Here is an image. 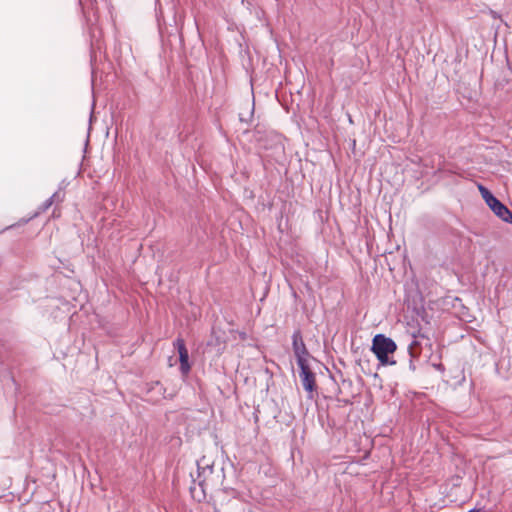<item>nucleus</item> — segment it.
<instances>
[{"label": "nucleus", "instance_id": "6e6552de", "mask_svg": "<svg viewBox=\"0 0 512 512\" xmlns=\"http://www.w3.org/2000/svg\"><path fill=\"white\" fill-rule=\"evenodd\" d=\"M174 347L177 349L179 355L188 351L185 345V341L182 338H177L174 341Z\"/></svg>", "mask_w": 512, "mask_h": 512}, {"label": "nucleus", "instance_id": "423d86ee", "mask_svg": "<svg viewBox=\"0 0 512 512\" xmlns=\"http://www.w3.org/2000/svg\"><path fill=\"white\" fill-rule=\"evenodd\" d=\"M179 361H180V372L183 376L188 375V373L191 370V365L189 363V353L186 351L183 354L179 355Z\"/></svg>", "mask_w": 512, "mask_h": 512}, {"label": "nucleus", "instance_id": "f257e3e1", "mask_svg": "<svg viewBox=\"0 0 512 512\" xmlns=\"http://www.w3.org/2000/svg\"><path fill=\"white\" fill-rule=\"evenodd\" d=\"M397 349L395 341L384 334H377L373 337L371 351L382 365H395L396 361L391 360L389 355Z\"/></svg>", "mask_w": 512, "mask_h": 512}, {"label": "nucleus", "instance_id": "f03ea898", "mask_svg": "<svg viewBox=\"0 0 512 512\" xmlns=\"http://www.w3.org/2000/svg\"><path fill=\"white\" fill-rule=\"evenodd\" d=\"M479 190L481 192L482 198L485 200L486 204L493 211V213L502 221L512 224V212L508 209V207L500 202L492 194V192L483 185H479Z\"/></svg>", "mask_w": 512, "mask_h": 512}, {"label": "nucleus", "instance_id": "9d476101", "mask_svg": "<svg viewBox=\"0 0 512 512\" xmlns=\"http://www.w3.org/2000/svg\"><path fill=\"white\" fill-rule=\"evenodd\" d=\"M51 197H53V203L54 202H60L64 198V194L60 191L55 192Z\"/></svg>", "mask_w": 512, "mask_h": 512}, {"label": "nucleus", "instance_id": "20e7f679", "mask_svg": "<svg viewBox=\"0 0 512 512\" xmlns=\"http://www.w3.org/2000/svg\"><path fill=\"white\" fill-rule=\"evenodd\" d=\"M292 348L298 366H302L303 363L308 362L310 353L306 348V345L303 341L302 333L299 329L295 330L292 334Z\"/></svg>", "mask_w": 512, "mask_h": 512}, {"label": "nucleus", "instance_id": "0eeeda50", "mask_svg": "<svg viewBox=\"0 0 512 512\" xmlns=\"http://www.w3.org/2000/svg\"><path fill=\"white\" fill-rule=\"evenodd\" d=\"M408 353L411 357H419L421 354V346L419 341L414 336V339L408 345Z\"/></svg>", "mask_w": 512, "mask_h": 512}, {"label": "nucleus", "instance_id": "39448f33", "mask_svg": "<svg viewBox=\"0 0 512 512\" xmlns=\"http://www.w3.org/2000/svg\"><path fill=\"white\" fill-rule=\"evenodd\" d=\"M300 369L299 376L305 391L308 392V398H313V392L316 390L315 374L311 371L308 362L298 366Z\"/></svg>", "mask_w": 512, "mask_h": 512}, {"label": "nucleus", "instance_id": "7ed1b4c3", "mask_svg": "<svg viewBox=\"0 0 512 512\" xmlns=\"http://www.w3.org/2000/svg\"><path fill=\"white\" fill-rule=\"evenodd\" d=\"M213 473V465L206 462L205 458L197 461V476L191 474L193 484L190 486V492L193 497H196L197 486L201 490L202 497H205L204 484L208 476Z\"/></svg>", "mask_w": 512, "mask_h": 512}, {"label": "nucleus", "instance_id": "f8f14e48", "mask_svg": "<svg viewBox=\"0 0 512 512\" xmlns=\"http://www.w3.org/2000/svg\"><path fill=\"white\" fill-rule=\"evenodd\" d=\"M467 512H479V510H478V509H476V508H473V509H470V510H469V511H467Z\"/></svg>", "mask_w": 512, "mask_h": 512}, {"label": "nucleus", "instance_id": "1a4fd4ad", "mask_svg": "<svg viewBox=\"0 0 512 512\" xmlns=\"http://www.w3.org/2000/svg\"><path fill=\"white\" fill-rule=\"evenodd\" d=\"M53 204V197H50L48 198L41 206H40V210L42 212L46 211L49 207H51Z\"/></svg>", "mask_w": 512, "mask_h": 512}, {"label": "nucleus", "instance_id": "ddd939ff", "mask_svg": "<svg viewBox=\"0 0 512 512\" xmlns=\"http://www.w3.org/2000/svg\"><path fill=\"white\" fill-rule=\"evenodd\" d=\"M240 121H245V119L240 115Z\"/></svg>", "mask_w": 512, "mask_h": 512}, {"label": "nucleus", "instance_id": "9b49d317", "mask_svg": "<svg viewBox=\"0 0 512 512\" xmlns=\"http://www.w3.org/2000/svg\"><path fill=\"white\" fill-rule=\"evenodd\" d=\"M418 359V357H411L410 356V359H409V370L411 372H414L416 370V364H415V360Z\"/></svg>", "mask_w": 512, "mask_h": 512}]
</instances>
